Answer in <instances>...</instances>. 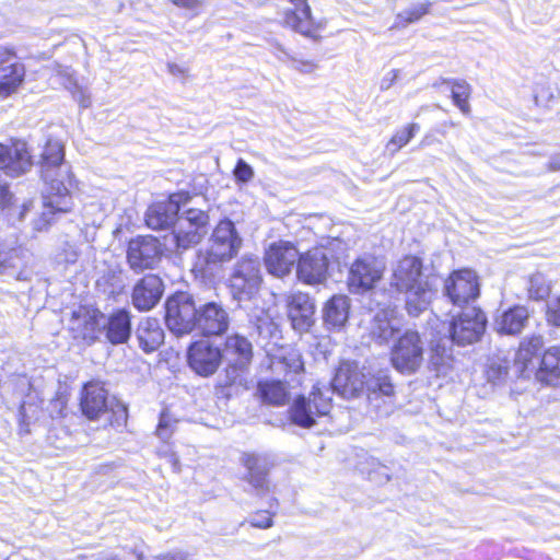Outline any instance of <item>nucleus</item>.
<instances>
[{"mask_svg":"<svg viewBox=\"0 0 560 560\" xmlns=\"http://www.w3.org/2000/svg\"><path fill=\"white\" fill-rule=\"evenodd\" d=\"M298 258L299 250L292 243L279 241L269 246L264 259L270 275L283 278L291 272Z\"/></svg>","mask_w":560,"mask_h":560,"instance_id":"nucleus-17","label":"nucleus"},{"mask_svg":"<svg viewBox=\"0 0 560 560\" xmlns=\"http://www.w3.org/2000/svg\"><path fill=\"white\" fill-rule=\"evenodd\" d=\"M535 377L547 385H555L560 380V346L549 347L544 352Z\"/></svg>","mask_w":560,"mask_h":560,"instance_id":"nucleus-31","label":"nucleus"},{"mask_svg":"<svg viewBox=\"0 0 560 560\" xmlns=\"http://www.w3.org/2000/svg\"><path fill=\"white\" fill-rule=\"evenodd\" d=\"M365 374L354 362H342L331 382L335 393L345 398L358 397L364 390Z\"/></svg>","mask_w":560,"mask_h":560,"instance_id":"nucleus-18","label":"nucleus"},{"mask_svg":"<svg viewBox=\"0 0 560 560\" xmlns=\"http://www.w3.org/2000/svg\"><path fill=\"white\" fill-rule=\"evenodd\" d=\"M65 148L61 141L49 139L40 154V173L46 187L43 192L42 218L34 223L42 231L50 223L48 215L66 213L72 210L73 200L70 194L72 172L70 165L63 162Z\"/></svg>","mask_w":560,"mask_h":560,"instance_id":"nucleus-1","label":"nucleus"},{"mask_svg":"<svg viewBox=\"0 0 560 560\" xmlns=\"http://www.w3.org/2000/svg\"><path fill=\"white\" fill-rule=\"evenodd\" d=\"M450 83L454 104L463 114L468 115L470 113V106L468 103L471 92L470 85L464 80H453L450 81Z\"/></svg>","mask_w":560,"mask_h":560,"instance_id":"nucleus-41","label":"nucleus"},{"mask_svg":"<svg viewBox=\"0 0 560 560\" xmlns=\"http://www.w3.org/2000/svg\"><path fill=\"white\" fill-rule=\"evenodd\" d=\"M398 77H399L398 70L393 69V70L388 71L384 75V78L381 80V84H380L381 90H383V91L388 90L396 82Z\"/></svg>","mask_w":560,"mask_h":560,"instance_id":"nucleus-57","label":"nucleus"},{"mask_svg":"<svg viewBox=\"0 0 560 560\" xmlns=\"http://www.w3.org/2000/svg\"><path fill=\"white\" fill-rule=\"evenodd\" d=\"M12 199V195L7 191V190H2L1 191V196H0V203L5 207L7 203H9Z\"/></svg>","mask_w":560,"mask_h":560,"instance_id":"nucleus-62","label":"nucleus"},{"mask_svg":"<svg viewBox=\"0 0 560 560\" xmlns=\"http://www.w3.org/2000/svg\"><path fill=\"white\" fill-rule=\"evenodd\" d=\"M33 255L21 246L0 244V275L14 277L19 281L31 280Z\"/></svg>","mask_w":560,"mask_h":560,"instance_id":"nucleus-14","label":"nucleus"},{"mask_svg":"<svg viewBox=\"0 0 560 560\" xmlns=\"http://www.w3.org/2000/svg\"><path fill=\"white\" fill-rule=\"evenodd\" d=\"M301 354L292 348H281L269 354V369L278 375L298 374L303 371Z\"/></svg>","mask_w":560,"mask_h":560,"instance_id":"nucleus-30","label":"nucleus"},{"mask_svg":"<svg viewBox=\"0 0 560 560\" xmlns=\"http://www.w3.org/2000/svg\"><path fill=\"white\" fill-rule=\"evenodd\" d=\"M393 366L406 374H412L419 370L423 361V345L416 331L405 332L392 350Z\"/></svg>","mask_w":560,"mask_h":560,"instance_id":"nucleus-11","label":"nucleus"},{"mask_svg":"<svg viewBox=\"0 0 560 560\" xmlns=\"http://www.w3.org/2000/svg\"><path fill=\"white\" fill-rule=\"evenodd\" d=\"M486 324V314L480 308H466L451 322V339L459 346L471 345L481 338Z\"/></svg>","mask_w":560,"mask_h":560,"instance_id":"nucleus-10","label":"nucleus"},{"mask_svg":"<svg viewBox=\"0 0 560 560\" xmlns=\"http://www.w3.org/2000/svg\"><path fill=\"white\" fill-rule=\"evenodd\" d=\"M296 276L306 284H319L327 279L328 257L323 248H313L298 258Z\"/></svg>","mask_w":560,"mask_h":560,"instance_id":"nucleus-16","label":"nucleus"},{"mask_svg":"<svg viewBox=\"0 0 560 560\" xmlns=\"http://www.w3.org/2000/svg\"><path fill=\"white\" fill-rule=\"evenodd\" d=\"M261 283V265L257 256L244 255L233 265L229 288L234 300H253L258 294Z\"/></svg>","mask_w":560,"mask_h":560,"instance_id":"nucleus-5","label":"nucleus"},{"mask_svg":"<svg viewBox=\"0 0 560 560\" xmlns=\"http://www.w3.org/2000/svg\"><path fill=\"white\" fill-rule=\"evenodd\" d=\"M229 325V313L221 303L207 302L198 306L196 328L203 335H222L228 330Z\"/></svg>","mask_w":560,"mask_h":560,"instance_id":"nucleus-20","label":"nucleus"},{"mask_svg":"<svg viewBox=\"0 0 560 560\" xmlns=\"http://www.w3.org/2000/svg\"><path fill=\"white\" fill-rule=\"evenodd\" d=\"M443 291L454 305L463 306L469 304L479 296L478 277L470 269L456 270L444 281Z\"/></svg>","mask_w":560,"mask_h":560,"instance_id":"nucleus-13","label":"nucleus"},{"mask_svg":"<svg viewBox=\"0 0 560 560\" xmlns=\"http://www.w3.org/2000/svg\"><path fill=\"white\" fill-rule=\"evenodd\" d=\"M546 319L549 325L560 327V296L547 303Z\"/></svg>","mask_w":560,"mask_h":560,"instance_id":"nucleus-49","label":"nucleus"},{"mask_svg":"<svg viewBox=\"0 0 560 560\" xmlns=\"http://www.w3.org/2000/svg\"><path fill=\"white\" fill-rule=\"evenodd\" d=\"M254 325L262 339H268L277 332V325L267 312L262 311L260 315L255 316Z\"/></svg>","mask_w":560,"mask_h":560,"instance_id":"nucleus-45","label":"nucleus"},{"mask_svg":"<svg viewBox=\"0 0 560 560\" xmlns=\"http://www.w3.org/2000/svg\"><path fill=\"white\" fill-rule=\"evenodd\" d=\"M249 523L253 527L266 529L272 526V515L268 511H258L252 515Z\"/></svg>","mask_w":560,"mask_h":560,"instance_id":"nucleus-51","label":"nucleus"},{"mask_svg":"<svg viewBox=\"0 0 560 560\" xmlns=\"http://www.w3.org/2000/svg\"><path fill=\"white\" fill-rule=\"evenodd\" d=\"M15 52L8 47L0 46V70L4 69L5 66L19 65Z\"/></svg>","mask_w":560,"mask_h":560,"instance_id":"nucleus-53","label":"nucleus"},{"mask_svg":"<svg viewBox=\"0 0 560 560\" xmlns=\"http://www.w3.org/2000/svg\"><path fill=\"white\" fill-rule=\"evenodd\" d=\"M430 7V2L413 5L400 12L397 15V20L405 24L415 23L429 12Z\"/></svg>","mask_w":560,"mask_h":560,"instance_id":"nucleus-46","label":"nucleus"},{"mask_svg":"<svg viewBox=\"0 0 560 560\" xmlns=\"http://www.w3.org/2000/svg\"><path fill=\"white\" fill-rule=\"evenodd\" d=\"M420 126L416 122H411L397 130L386 144V151L394 155L401 148H404L419 131Z\"/></svg>","mask_w":560,"mask_h":560,"instance_id":"nucleus-40","label":"nucleus"},{"mask_svg":"<svg viewBox=\"0 0 560 560\" xmlns=\"http://www.w3.org/2000/svg\"><path fill=\"white\" fill-rule=\"evenodd\" d=\"M452 363V351L443 340L432 345L429 365L438 374H445Z\"/></svg>","mask_w":560,"mask_h":560,"instance_id":"nucleus-39","label":"nucleus"},{"mask_svg":"<svg viewBox=\"0 0 560 560\" xmlns=\"http://www.w3.org/2000/svg\"><path fill=\"white\" fill-rule=\"evenodd\" d=\"M509 372V362L505 359L492 358L490 359L486 375L489 382L497 383L504 378Z\"/></svg>","mask_w":560,"mask_h":560,"instance_id":"nucleus-43","label":"nucleus"},{"mask_svg":"<svg viewBox=\"0 0 560 560\" xmlns=\"http://www.w3.org/2000/svg\"><path fill=\"white\" fill-rule=\"evenodd\" d=\"M435 142H439V140L435 139L432 135H425L420 142V147H429Z\"/></svg>","mask_w":560,"mask_h":560,"instance_id":"nucleus-61","label":"nucleus"},{"mask_svg":"<svg viewBox=\"0 0 560 560\" xmlns=\"http://www.w3.org/2000/svg\"><path fill=\"white\" fill-rule=\"evenodd\" d=\"M79 253L74 245L65 242L56 254V260L59 264L71 265L78 260Z\"/></svg>","mask_w":560,"mask_h":560,"instance_id":"nucleus-48","label":"nucleus"},{"mask_svg":"<svg viewBox=\"0 0 560 560\" xmlns=\"http://www.w3.org/2000/svg\"><path fill=\"white\" fill-rule=\"evenodd\" d=\"M165 322L170 330L178 336L196 328L198 306L187 292H177L166 301Z\"/></svg>","mask_w":560,"mask_h":560,"instance_id":"nucleus-6","label":"nucleus"},{"mask_svg":"<svg viewBox=\"0 0 560 560\" xmlns=\"http://www.w3.org/2000/svg\"><path fill=\"white\" fill-rule=\"evenodd\" d=\"M350 302L346 295H334L323 311L324 322L332 328H341L349 317Z\"/></svg>","mask_w":560,"mask_h":560,"instance_id":"nucleus-32","label":"nucleus"},{"mask_svg":"<svg viewBox=\"0 0 560 560\" xmlns=\"http://www.w3.org/2000/svg\"><path fill=\"white\" fill-rule=\"evenodd\" d=\"M159 455L161 457H164L166 458L167 463L171 464V466L173 467V470L175 472H179L180 471V463H179V459L178 457L176 456L175 453H173L171 450H164V451H159Z\"/></svg>","mask_w":560,"mask_h":560,"instance_id":"nucleus-55","label":"nucleus"},{"mask_svg":"<svg viewBox=\"0 0 560 560\" xmlns=\"http://www.w3.org/2000/svg\"><path fill=\"white\" fill-rule=\"evenodd\" d=\"M243 245V238L235 228V224L229 220H221L213 229L202 259L208 269L232 260L240 252Z\"/></svg>","mask_w":560,"mask_h":560,"instance_id":"nucleus-3","label":"nucleus"},{"mask_svg":"<svg viewBox=\"0 0 560 560\" xmlns=\"http://www.w3.org/2000/svg\"><path fill=\"white\" fill-rule=\"evenodd\" d=\"M32 167V156L26 143L15 142L11 147L0 143V171L7 175L16 177L26 173Z\"/></svg>","mask_w":560,"mask_h":560,"instance_id":"nucleus-21","label":"nucleus"},{"mask_svg":"<svg viewBox=\"0 0 560 560\" xmlns=\"http://www.w3.org/2000/svg\"><path fill=\"white\" fill-rule=\"evenodd\" d=\"M288 317L295 331L307 332L315 323V304L308 294L291 293L287 296Z\"/></svg>","mask_w":560,"mask_h":560,"instance_id":"nucleus-19","label":"nucleus"},{"mask_svg":"<svg viewBox=\"0 0 560 560\" xmlns=\"http://www.w3.org/2000/svg\"><path fill=\"white\" fill-rule=\"evenodd\" d=\"M293 10H288L284 14V25L304 36H311L317 26L311 15V8L306 0H290Z\"/></svg>","mask_w":560,"mask_h":560,"instance_id":"nucleus-28","label":"nucleus"},{"mask_svg":"<svg viewBox=\"0 0 560 560\" xmlns=\"http://www.w3.org/2000/svg\"><path fill=\"white\" fill-rule=\"evenodd\" d=\"M156 434L162 440H167L172 435L171 422L167 416L162 415L160 418L159 425L156 428Z\"/></svg>","mask_w":560,"mask_h":560,"instance_id":"nucleus-54","label":"nucleus"},{"mask_svg":"<svg viewBox=\"0 0 560 560\" xmlns=\"http://www.w3.org/2000/svg\"><path fill=\"white\" fill-rule=\"evenodd\" d=\"M80 407L82 413L90 420L104 418L106 422L113 424L115 421L120 424L127 419V408L119 402H110L107 398V392L98 382H90L83 387Z\"/></svg>","mask_w":560,"mask_h":560,"instance_id":"nucleus-4","label":"nucleus"},{"mask_svg":"<svg viewBox=\"0 0 560 560\" xmlns=\"http://www.w3.org/2000/svg\"><path fill=\"white\" fill-rule=\"evenodd\" d=\"M187 360L189 368L195 373L208 377L218 371L222 362V352L209 340L202 339L189 346Z\"/></svg>","mask_w":560,"mask_h":560,"instance_id":"nucleus-15","label":"nucleus"},{"mask_svg":"<svg viewBox=\"0 0 560 560\" xmlns=\"http://www.w3.org/2000/svg\"><path fill=\"white\" fill-rule=\"evenodd\" d=\"M139 347L147 353L158 350L164 342V330L156 318L142 319L136 330Z\"/></svg>","mask_w":560,"mask_h":560,"instance_id":"nucleus-29","label":"nucleus"},{"mask_svg":"<svg viewBox=\"0 0 560 560\" xmlns=\"http://www.w3.org/2000/svg\"><path fill=\"white\" fill-rule=\"evenodd\" d=\"M131 334L130 314L126 310H118L113 313L107 322L106 336L108 340L114 343L126 342Z\"/></svg>","mask_w":560,"mask_h":560,"instance_id":"nucleus-33","label":"nucleus"},{"mask_svg":"<svg viewBox=\"0 0 560 560\" xmlns=\"http://www.w3.org/2000/svg\"><path fill=\"white\" fill-rule=\"evenodd\" d=\"M180 197L172 195L168 199L152 203L145 213V223L152 230H164L175 225L180 210Z\"/></svg>","mask_w":560,"mask_h":560,"instance_id":"nucleus-23","label":"nucleus"},{"mask_svg":"<svg viewBox=\"0 0 560 560\" xmlns=\"http://www.w3.org/2000/svg\"><path fill=\"white\" fill-rule=\"evenodd\" d=\"M364 389H366L369 397L376 394L390 396L394 393V386L388 375L384 373H378L370 378L365 377Z\"/></svg>","mask_w":560,"mask_h":560,"instance_id":"nucleus-42","label":"nucleus"},{"mask_svg":"<svg viewBox=\"0 0 560 560\" xmlns=\"http://www.w3.org/2000/svg\"><path fill=\"white\" fill-rule=\"evenodd\" d=\"M242 462L248 470V481L258 491H264L266 486V472L261 468V458L254 454H244Z\"/></svg>","mask_w":560,"mask_h":560,"instance_id":"nucleus-38","label":"nucleus"},{"mask_svg":"<svg viewBox=\"0 0 560 560\" xmlns=\"http://www.w3.org/2000/svg\"><path fill=\"white\" fill-rule=\"evenodd\" d=\"M25 68L22 63L5 66L0 70V100L15 93L24 81Z\"/></svg>","mask_w":560,"mask_h":560,"instance_id":"nucleus-34","label":"nucleus"},{"mask_svg":"<svg viewBox=\"0 0 560 560\" xmlns=\"http://www.w3.org/2000/svg\"><path fill=\"white\" fill-rule=\"evenodd\" d=\"M439 282L435 273L424 272L421 259L415 256L401 258L393 269L392 285L406 294V308L412 316L428 308Z\"/></svg>","mask_w":560,"mask_h":560,"instance_id":"nucleus-2","label":"nucleus"},{"mask_svg":"<svg viewBox=\"0 0 560 560\" xmlns=\"http://www.w3.org/2000/svg\"><path fill=\"white\" fill-rule=\"evenodd\" d=\"M544 346V337L540 335H532L521 340L518 349L515 353L514 365L520 374L524 377L535 375L536 357Z\"/></svg>","mask_w":560,"mask_h":560,"instance_id":"nucleus-25","label":"nucleus"},{"mask_svg":"<svg viewBox=\"0 0 560 560\" xmlns=\"http://www.w3.org/2000/svg\"><path fill=\"white\" fill-rule=\"evenodd\" d=\"M529 317L527 307L515 305L495 316L493 329L500 335L516 336L526 327Z\"/></svg>","mask_w":560,"mask_h":560,"instance_id":"nucleus-26","label":"nucleus"},{"mask_svg":"<svg viewBox=\"0 0 560 560\" xmlns=\"http://www.w3.org/2000/svg\"><path fill=\"white\" fill-rule=\"evenodd\" d=\"M225 354L231 362L228 373H235L237 370H244L250 363L253 346L247 338L235 334L225 340Z\"/></svg>","mask_w":560,"mask_h":560,"instance_id":"nucleus-27","label":"nucleus"},{"mask_svg":"<svg viewBox=\"0 0 560 560\" xmlns=\"http://www.w3.org/2000/svg\"><path fill=\"white\" fill-rule=\"evenodd\" d=\"M292 68L301 73L311 74L315 72L318 65L313 60L292 59Z\"/></svg>","mask_w":560,"mask_h":560,"instance_id":"nucleus-52","label":"nucleus"},{"mask_svg":"<svg viewBox=\"0 0 560 560\" xmlns=\"http://www.w3.org/2000/svg\"><path fill=\"white\" fill-rule=\"evenodd\" d=\"M167 69L172 75L183 77V78H185L187 75V69L183 66H179L176 63H168Z\"/></svg>","mask_w":560,"mask_h":560,"instance_id":"nucleus-60","label":"nucleus"},{"mask_svg":"<svg viewBox=\"0 0 560 560\" xmlns=\"http://www.w3.org/2000/svg\"><path fill=\"white\" fill-rule=\"evenodd\" d=\"M28 409H31V406L27 407L25 404L20 407V433H30Z\"/></svg>","mask_w":560,"mask_h":560,"instance_id":"nucleus-56","label":"nucleus"},{"mask_svg":"<svg viewBox=\"0 0 560 560\" xmlns=\"http://www.w3.org/2000/svg\"><path fill=\"white\" fill-rule=\"evenodd\" d=\"M163 294V282L155 275H147L133 287L131 301L139 311L153 308Z\"/></svg>","mask_w":560,"mask_h":560,"instance_id":"nucleus-24","label":"nucleus"},{"mask_svg":"<svg viewBox=\"0 0 560 560\" xmlns=\"http://www.w3.org/2000/svg\"><path fill=\"white\" fill-rule=\"evenodd\" d=\"M551 167H552L553 170H560V163H558V162H552V163H551Z\"/></svg>","mask_w":560,"mask_h":560,"instance_id":"nucleus-64","label":"nucleus"},{"mask_svg":"<svg viewBox=\"0 0 560 560\" xmlns=\"http://www.w3.org/2000/svg\"><path fill=\"white\" fill-rule=\"evenodd\" d=\"M98 560H120V559L112 553H105V555L101 556L98 558Z\"/></svg>","mask_w":560,"mask_h":560,"instance_id":"nucleus-63","label":"nucleus"},{"mask_svg":"<svg viewBox=\"0 0 560 560\" xmlns=\"http://www.w3.org/2000/svg\"><path fill=\"white\" fill-rule=\"evenodd\" d=\"M104 316L97 310L80 306L72 312L69 319V329L75 338L94 340L104 324Z\"/></svg>","mask_w":560,"mask_h":560,"instance_id":"nucleus-22","label":"nucleus"},{"mask_svg":"<svg viewBox=\"0 0 560 560\" xmlns=\"http://www.w3.org/2000/svg\"><path fill=\"white\" fill-rule=\"evenodd\" d=\"M172 2L184 9L194 10L201 5V0H172Z\"/></svg>","mask_w":560,"mask_h":560,"instance_id":"nucleus-59","label":"nucleus"},{"mask_svg":"<svg viewBox=\"0 0 560 560\" xmlns=\"http://www.w3.org/2000/svg\"><path fill=\"white\" fill-rule=\"evenodd\" d=\"M233 173L235 178L242 183H248L254 178L253 167L242 159L237 161Z\"/></svg>","mask_w":560,"mask_h":560,"instance_id":"nucleus-50","label":"nucleus"},{"mask_svg":"<svg viewBox=\"0 0 560 560\" xmlns=\"http://www.w3.org/2000/svg\"><path fill=\"white\" fill-rule=\"evenodd\" d=\"M528 295L533 300H542L549 294V285L541 273H535L528 281Z\"/></svg>","mask_w":560,"mask_h":560,"instance_id":"nucleus-44","label":"nucleus"},{"mask_svg":"<svg viewBox=\"0 0 560 560\" xmlns=\"http://www.w3.org/2000/svg\"><path fill=\"white\" fill-rule=\"evenodd\" d=\"M208 225L209 215L203 210L189 208L177 214L173 229L177 247L185 250L199 244L208 233Z\"/></svg>","mask_w":560,"mask_h":560,"instance_id":"nucleus-8","label":"nucleus"},{"mask_svg":"<svg viewBox=\"0 0 560 560\" xmlns=\"http://www.w3.org/2000/svg\"><path fill=\"white\" fill-rule=\"evenodd\" d=\"M163 254L162 244L151 235L137 236L127 246V262L136 272L153 269Z\"/></svg>","mask_w":560,"mask_h":560,"instance_id":"nucleus-12","label":"nucleus"},{"mask_svg":"<svg viewBox=\"0 0 560 560\" xmlns=\"http://www.w3.org/2000/svg\"><path fill=\"white\" fill-rule=\"evenodd\" d=\"M154 560H191L189 556L183 551H173L160 555Z\"/></svg>","mask_w":560,"mask_h":560,"instance_id":"nucleus-58","label":"nucleus"},{"mask_svg":"<svg viewBox=\"0 0 560 560\" xmlns=\"http://www.w3.org/2000/svg\"><path fill=\"white\" fill-rule=\"evenodd\" d=\"M329 389L323 390L319 385H315L310 396L298 397L290 408L291 421L302 428H312L316 423V418L325 416L331 407V398L326 394Z\"/></svg>","mask_w":560,"mask_h":560,"instance_id":"nucleus-7","label":"nucleus"},{"mask_svg":"<svg viewBox=\"0 0 560 560\" xmlns=\"http://www.w3.org/2000/svg\"><path fill=\"white\" fill-rule=\"evenodd\" d=\"M397 325L398 323L394 318L389 317L388 311H382L374 317L371 335L381 342H387L397 331Z\"/></svg>","mask_w":560,"mask_h":560,"instance_id":"nucleus-36","label":"nucleus"},{"mask_svg":"<svg viewBox=\"0 0 560 560\" xmlns=\"http://www.w3.org/2000/svg\"><path fill=\"white\" fill-rule=\"evenodd\" d=\"M385 265L374 256L357 258L350 266L347 283L351 293L360 294L373 289L382 279Z\"/></svg>","mask_w":560,"mask_h":560,"instance_id":"nucleus-9","label":"nucleus"},{"mask_svg":"<svg viewBox=\"0 0 560 560\" xmlns=\"http://www.w3.org/2000/svg\"><path fill=\"white\" fill-rule=\"evenodd\" d=\"M258 390L264 401L271 405H284L289 399V392L281 381L260 382Z\"/></svg>","mask_w":560,"mask_h":560,"instance_id":"nucleus-37","label":"nucleus"},{"mask_svg":"<svg viewBox=\"0 0 560 560\" xmlns=\"http://www.w3.org/2000/svg\"><path fill=\"white\" fill-rule=\"evenodd\" d=\"M533 95L538 107L550 109L558 100V90L553 83L541 77L534 84Z\"/></svg>","mask_w":560,"mask_h":560,"instance_id":"nucleus-35","label":"nucleus"},{"mask_svg":"<svg viewBox=\"0 0 560 560\" xmlns=\"http://www.w3.org/2000/svg\"><path fill=\"white\" fill-rule=\"evenodd\" d=\"M68 84H66V88L71 92L73 98L79 103V105L83 108H88L91 106V95L88 92V90L81 85H79L74 80L71 78L68 79Z\"/></svg>","mask_w":560,"mask_h":560,"instance_id":"nucleus-47","label":"nucleus"}]
</instances>
